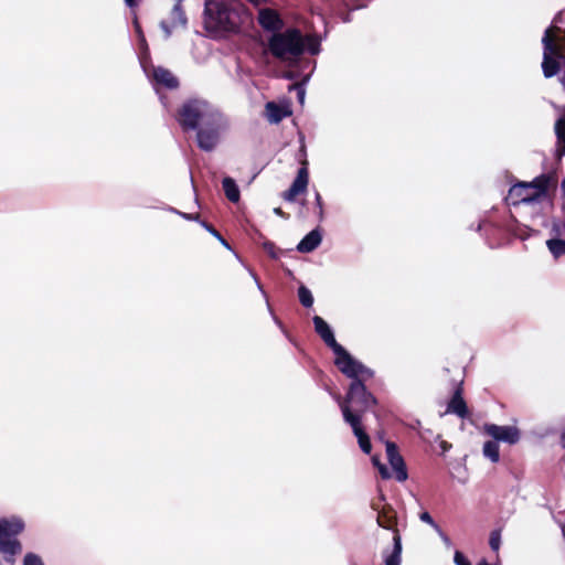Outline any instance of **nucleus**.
<instances>
[{
	"mask_svg": "<svg viewBox=\"0 0 565 565\" xmlns=\"http://www.w3.org/2000/svg\"><path fill=\"white\" fill-rule=\"evenodd\" d=\"M322 236L318 228L309 232L297 245L300 253H310L315 250L321 243Z\"/></svg>",
	"mask_w": 565,
	"mask_h": 565,
	"instance_id": "obj_20",
	"label": "nucleus"
},
{
	"mask_svg": "<svg viewBox=\"0 0 565 565\" xmlns=\"http://www.w3.org/2000/svg\"><path fill=\"white\" fill-rule=\"evenodd\" d=\"M379 472H380V476L382 479H390L391 478V473L387 469V467L384 465V463H379Z\"/></svg>",
	"mask_w": 565,
	"mask_h": 565,
	"instance_id": "obj_37",
	"label": "nucleus"
},
{
	"mask_svg": "<svg viewBox=\"0 0 565 565\" xmlns=\"http://www.w3.org/2000/svg\"><path fill=\"white\" fill-rule=\"evenodd\" d=\"M161 26L167 31L168 34H170V30L168 29L166 22H161Z\"/></svg>",
	"mask_w": 565,
	"mask_h": 565,
	"instance_id": "obj_45",
	"label": "nucleus"
},
{
	"mask_svg": "<svg viewBox=\"0 0 565 565\" xmlns=\"http://www.w3.org/2000/svg\"><path fill=\"white\" fill-rule=\"evenodd\" d=\"M214 111L205 100L189 99L178 109L177 120L183 131L195 130Z\"/></svg>",
	"mask_w": 565,
	"mask_h": 565,
	"instance_id": "obj_5",
	"label": "nucleus"
},
{
	"mask_svg": "<svg viewBox=\"0 0 565 565\" xmlns=\"http://www.w3.org/2000/svg\"><path fill=\"white\" fill-rule=\"evenodd\" d=\"M316 333L335 354L334 364L342 374L353 375L352 366H360L355 360L340 343L337 342L330 326L320 316L312 318Z\"/></svg>",
	"mask_w": 565,
	"mask_h": 565,
	"instance_id": "obj_4",
	"label": "nucleus"
},
{
	"mask_svg": "<svg viewBox=\"0 0 565 565\" xmlns=\"http://www.w3.org/2000/svg\"><path fill=\"white\" fill-rule=\"evenodd\" d=\"M152 78L157 85H160L168 89H175L179 87V79L172 74L170 70L166 67H153Z\"/></svg>",
	"mask_w": 565,
	"mask_h": 565,
	"instance_id": "obj_17",
	"label": "nucleus"
},
{
	"mask_svg": "<svg viewBox=\"0 0 565 565\" xmlns=\"http://www.w3.org/2000/svg\"><path fill=\"white\" fill-rule=\"evenodd\" d=\"M500 544H501L500 532L498 530H494L490 534L489 545L492 551L498 552L500 548Z\"/></svg>",
	"mask_w": 565,
	"mask_h": 565,
	"instance_id": "obj_31",
	"label": "nucleus"
},
{
	"mask_svg": "<svg viewBox=\"0 0 565 565\" xmlns=\"http://www.w3.org/2000/svg\"><path fill=\"white\" fill-rule=\"evenodd\" d=\"M440 447L444 451H448L451 448V445L447 441H441Z\"/></svg>",
	"mask_w": 565,
	"mask_h": 565,
	"instance_id": "obj_41",
	"label": "nucleus"
},
{
	"mask_svg": "<svg viewBox=\"0 0 565 565\" xmlns=\"http://www.w3.org/2000/svg\"><path fill=\"white\" fill-rule=\"evenodd\" d=\"M258 23L265 31L273 33L279 32L285 25L278 11L271 8H264L259 10Z\"/></svg>",
	"mask_w": 565,
	"mask_h": 565,
	"instance_id": "obj_15",
	"label": "nucleus"
},
{
	"mask_svg": "<svg viewBox=\"0 0 565 565\" xmlns=\"http://www.w3.org/2000/svg\"><path fill=\"white\" fill-rule=\"evenodd\" d=\"M561 443H562V446L565 448V430L561 435Z\"/></svg>",
	"mask_w": 565,
	"mask_h": 565,
	"instance_id": "obj_43",
	"label": "nucleus"
},
{
	"mask_svg": "<svg viewBox=\"0 0 565 565\" xmlns=\"http://www.w3.org/2000/svg\"><path fill=\"white\" fill-rule=\"evenodd\" d=\"M559 60L561 58H556L553 56H547V55L543 56L542 70H543V74L546 78H551L559 72V70H561Z\"/></svg>",
	"mask_w": 565,
	"mask_h": 565,
	"instance_id": "obj_24",
	"label": "nucleus"
},
{
	"mask_svg": "<svg viewBox=\"0 0 565 565\" xmlns=\"http://www.w3.org/2000/svg\"><path fill=\"white\" fill-rule=\"evenodd\" d=\"M308 162L305 160L298 170L297 177L290 188L281 193V198L287 202H295L296 198L307 192L309 183Z\"/></svg>",
	"mask_w": 565,
	"mask_h": 565,
	"instance_id": "obj_10",
	"label": "nucleus"
},
{
	"mask_svg": "<svg viewBox=\"0 0 565 565\" xmlns=\"http://www.w3.org/2000/svg\"><path fill=\"white\" fill-rule=\"evenodd\" d=\"M305 38V51L307 50L310 54L316 55L320 51V42L316 36L307 35Z\"/></svg>",
	"mask_w": 565,
	"mask_h": 565,
	"instance_id": "obj_29",
	"label": "nucleus"
},
{
	"mask_svg": "<svg viewBox=\"0 0 565 565\" xmlns=\"http://www.w3.org/2000/svg\"><path fill=\"white\" fill-rule=\"evenodd\" d=\"M483 456L490 459L492 462L500 460V449L495 440H488L483 445Z\"/></svg>",
	"mask_w": 565,
	"mask_h": 565,
	"instance_id": "obj_26",
	"label": "nucleus"
},
{
	"mask_svg": "<svg viewBox=\"0 0 565 565\" xmlns=\"http://www.w3.org/2000/svg\"><path fill=\"white\" fill-rule=\"evenodd\" d=\"M561 31L558 26H550L545 30L542 43L544 46L543 56H553L556 58H564V50L558 43L556 33Z\"/></svg>",
	"mask_w": 565,
	"mask_h": 565,
	"instance_id": "obj_14",
	"label": "nucleus"
},
{
	"mask_svg": "<svg viewBox=\"0 0 565 565\" xmlns=\"http://www.w3.org/2000/svg\"><path fill=\"white\" fill-rule=\"evenodd\" d=\"M222 188H223L224 194L228 201H231L233 203H236L239 201L241 192H239V189L233 178L225 177L222 180Z\"/></svg>",
	"mask_w": 565,
	"mask_h": 565,
	"instance_id": "obj_22",
	"label": "nucleus"
},
{
	"mask_svg": "<svg viewBox=\"0 0 565 565\" xmlns=\"http://www.w3.org/2000/svg\"><path fill=\"white\" fill-rule=\"evenodd\" d=\"M556 135V153L558 157L565 156V117H562L555 122Z\"/></svg>",
	"mask_w": 565,
	"mask_h": 565,
	"instance_id": "obj_23",
	"label": "nucleus"
},
{
	"mask_svg": "<svg viewBox=\"0 0 565 565\" xmlns=\"http://www.w3.org/2000/svg\"><path fill=\"white\" fill-rule=\"evenodd\" d=\"M183 216L186 218V220H190V221H196L200 223V221H202L200 218V214L199 213H190V214H183Z\"/></svg>",
	"mask_w": 565,
	"mask_h": 565,
	"instance_id": "obj_39",
	"label": "nucleus"
},
{
	"mask_svg": "<svg viewBox=\"0 0 565 565\" xmlns=\"http://www.w3.org/2000/svg\"><path fill=\"white\" fill-rule=\"evenodd\" d=\"M24 530V523L19 518L0 519V553L7 562L13 563L14 556L21 553L22 546L17 535Z\"/></svg>",
	"mask_w": 565,
	"mask_h": 565,
	"instance_id": "obj_6",
	"label": "nucleus"
},
{
	"mask_svg": "<svg viewBox=\"0 0 565 565\" xmlns=\"http://www.w3.org/2000/svg\"><path fill=\"white\" fill-rule=\"evenodd\" d=\"M170 15H171V25L173 28L186 25L188 19H186L184 10L182 8L181 0H179L178 3H175L173 6Z\"/></svg>",
	"mask_w": 565,
	"mask_h": 565,
	"instance_id": "obj_25",
	"label": "nucleus"
},
{
	"mask_svg": "<svg viewBox=\"0 0 565 565\" xmlns=\"http://www.w3.org/2000/svg\"><path fill=\"white\" fill-rule=\"evenodd\" d=\"M298 297L300 303L305 308H310L313 305V296L306 286H300L298 289Z\"/></svg>",
	"mask_w": 565,
	"mask_h": 565,
	"instance_id": "obj_28",
	"label": "nucleus"
},
{
	"mask_svg": "<svg viewBox=\"0 0 565 565\" xmlns=\"http://www.w3.org/2000/svg\"><path fill=\"white\" fill-rule=\"evenodd\" d=\"M23 565H44V563L39 555L34 553H28L24 556Z\"/></svg>",
	"mask_w": 565,
	"mask_h": 565,
	"instance_id": "obj_33",
	"label": "nucleus"
},
{
	"mask_svg": "<svg viewBox=\"0 0 565 565\" xmlns=\"http://www.w3.org/2000/svg\"><path fill=\"white\" fill-rule=\"evenodd\" d=\"M344 412V422L352 428L354 436L358 438V444L364 454H370L372 450V444L370 436L365 431L362 420L354 417L348 409Z\"/></svg>",
	"mask_w": 565,
	"mask_h": 565,
	"instance_id": "obj_13",
	"label": "nucleus"
},
{
	"mask_svg": "<svg viewBox=\"0 0 565 565\" xmlns=\"http://www.w3.org/2000/svg\"><path fill=\"white\" fill-rule=\"evenodd\" d=\"M380 500H381V501H384V500H385V497H384V494H383V493H381V495H380Z\"/></svg>",
	"mask_w": 565,
	"mask_h": 565,
	"instance_id": "obj_46",
	"label": "nucleus"
},
{
	"mask_svg": "<svg viewBox=\"0 0 565 565\" xmlns=\"http://www.w3.org/2000/svg\"><path fill=\"white\" fill-rule=\"evenodd\" d=\"M523 188L530 189L540 202L550 196V192L554 191L557 186V178L555 173H542L535 177L532 181H526Z\"/></svg>",
	"mask_w": 565,
	"mask_h": 565,
	"instance_id": "obj_8",
	"label": "nucleus"
},
{
	"mask_svg": "<svg viewBox=\"0 0 565 565\" xmlns=\"http://www.w3.org/2000/svg\"><path fill=\"white\" fill-rule=\"evenodd\" d=\"M265 110L267 119L271 124H279L284 118L292 114L288 106H282L275 102H268L265 105Z\"/></svg>",
	"mask_w": 565,
	"mask_h": 565,
	"instance_id": "obj_19",
	"label": "nucleus"
},
{
	"mask_svg": "<svg viewBox=\"0 0 565 565\" xmlns=\"http://www.w3.org/2000/svg\"><path fill=\"white\" fill-rule=\"evenodd\" d=\"M551 254L558 258L565 254V241L561 238H551L546 242Z\"/></svg>",
	"mask_w": 565,
	"mask_h": 565,
	"instance_id": "obj_27",
	"label": "nucleus"
},
{
	"mask_svg": "<svg viewBox=\"0 0 565 565\" xmlns=\"http://www.w3.org/2000/svg\"><path fill=\"white\" fill-rule=\"evenodd\" d=\"M139 1L140 0H125L126 4L129 7V8H135L139 4Z\"/></svg>",
	"mask_w": 565,
	"mask_h": 565,
	"instance_id": "obj_40",
	"label": "nucleus"
},
{
	"mask_svg": "<svg viewBox=\"0 0 565 565\" xmlns=\"http://www.w3.org/2000/svg\"><path fill=\"white\" fill-rule=\"evenodd\" d=\"M227 124L224 116L215 110L196 128V143L203 151H212L216 148L221 140L222 132L226 129Z\"/></svg>",
	"mask_w": 565,
	"mask_h": 565,
	"instance_id": "obj_7",
	"label": "nucleus"
},
{
	"mask_svg": "<svg viewBox=\"0 0 565 565\" xmlns=\"http://www.w3.org/2000/svg\"><path fill=\"white\" fill-rule=\"evenodd\" d=\"M454 562L456 565H471V563L460 551L455 552Z\"/></svg>",
	"mask_w": 565,
	"mask_h": 565,
	"instance_id": "obj_34",
	"label": "nucleus"
},
{
	"mask_svg": "<svg viewBox=\"0 0 565 565\" xmlns=\"http://www.w3.org/2000/svg\"><path fill=\"white\" fill-rule=\"evenodd\" d=\"M372 463H373L376 468H379V463H382V462L380 461L379 457L374 456V457H372Z\"/></svg>",
	"mask_w": 565,
	"mask_h": 565,
	"instance_id": "obj_42",
	"label": "nucleus"
},
{
	"mask_svg": "<svg viewBox=\"0 0 565 565\" xmlns=\"http://www.w3.org/2000/svg\"><path fill=\"white\" fill-rule=\"evenodd\" d=\"M264 249L270 258H273V259L279 258V249L273 242H265Z\"/></svg>",
	"mask_w": 565,
	"mask_h": 565,
	"instance_id": "obj_32",
	"label": "nucleus"
},
{
	"mask_svg": "<svg viewBox=\"0 0 565 565\" xmlns=\"http://www.w3.org/2000/svg\"><path fill=\"white\" fill-rule=\"evenodd\" d=\"M393 551L390 555L385 557V565H401V556H402V537L398 530H395V535H393Z\"/></svg>",
	"mask_w": 565,
	"mask_h": 565,
	"instance_id": "obj_21",
	"label": "nucleus"
},
{
	"mask_svg": "<svg viewBox=\"0 0 565 565\" xmlns=\"http://www.w3.org/2000/svg\"><path fill=\"white\" fill-rule=\"evenodd\" d=\"M243 24V10L224 0H205L204 25L211 33H238Z\"/></svg>",
	"mask_w": 565,
	"mask_h": 565,
	"instance_id": "obj_2",
	"label": "nucleus"
},
{
	"mask_svg": "<svg viewBox=\"0 0 565 565\" xmlns=\"http://www.w3.org/2000/svg\"><path fill=\"white\" fill-rule=\"evenodd\" d=\"M360 366H352L353 375L344 374L351 379L345 396L337 395L335 399L341 409L342 416L348 409L354 417L363 419L365 413L377 405L376 397L366 388L365 382L374 376L373 370L360 362Z\"/></svg>",
	"mask_w": 565,
	"mask_h": 565,
	"instance_id": "obj_1",
	"label": "nucleus"
},
{
	"mask_svg": "<svg viewBox=\"0 0 565 565\" xmlns=\"http://www.w3.org/2000/svg\"><path fill=\"white\" fill-rule=\"evenodd\" d=\"M522 185H526V181H518L510 188L505 198L507 202L513 206L539 202L533 192Z\"/></svg>",
	"mask_w": 565,
	"mask_h": 565,
	"instance_id": "obj_11",
	"label": "nucleus"
},
{
	"mask_svg": "<svg viewBox=\"0 0 565 565\" xmlns=\"http://www.w3.org/2000/svg\"><path fill=\"white\" fill-rule=\"evenodd\" d=\"M372 509L377 511V524L386 530H392L395 534V530H398L396 527L397 525V518L396 512L390 504H384L382 508L379 503L372 502Z\"/></svg>",
	"mask_w": 565,
	"mask_h": 565,
	"instance_id": "obj_16",
	"label": "nucleus"
},
{
	"mask_svg": "<svg viewBox=\"0 0 565 565\" xmlns=\"http://www.w3.org/2000/svg\"><path fill=\"white\" fill-rule=\"evenodd\" d=\"M419 519H420L423 522H425V523H427V524H429V525H431V526H434V527H437L436 522L434 521V519L431 518V515H430L427 511L422 512V513L419 514Z\"/></svg>",
	"mask_w": 565,
	"mask_h": 565,
	"instance_id": "obj_35",
	"label": "nucleus"
},
{
	"mask_svg": "<svg viewBox=\"0 0 565 565\" xmlns=\"http://www.w3.org/2000/svg\"><path fill=\"white\" fill-rule=\"evenodd\" d=\"M386 455L392 469L395 471V479L399 482L407 480V468L403 457L399 455L398 447L395 443H386Z\"/></svg>",
	"mask_w": 565,
	"mask_h": 565,
	"instance_id": "obj_12",
	"label": "nucleus"
},
{
	"mask_svg": "<svg viewBox=\"0 0 565 565\" xmlns=\"http://www.w3.org/2000/svg\"><path fill=\"white\" fill-rule=\"evenodd\" d=\"M316 205L318 207L319 217L322 218L323 216V201L322 196L319 192L316 193Z\"/></svg>",
	"mask_w": 565,
	"mask_h": 565,
	"instance_id": "obj_36",
	"label": "nucleus"
},
{
	"mask_svg": "<svg viewBox=\"0 0 565 565\" xmlns=\"http://www.w3.org/2000/svg\"><path fill=\"white\" fill-rule=\"evenodd\" d=\"M274 213H275L277 216H279V217L284 218V220H289V218H290V214H289V213H286V212L280 207V206L275 207V209H274Z\"/></svg>",
	"mask_w": 565,
	"mask_h": 565,
	"instance_id": "obj_38",
	"label": "nucleus"
},
{
	"mask_svg": "<svg viewBox=\"0 0 565 565\" xmlns=\"http://www.w3.org/2000/svg\"><path fill=\"white\" fill-rule=\"evenodd\" d=\"M200 224L214 237H216L225 247H230L227 241L222 236V234L209 222L200 221Z\"/></svg>",
	"mask_w": 565,
	"mask_h": 565,
	"instance_id": "obj_30",
	"label": "nucleus"
},
{
	"mask_svg": "<svg viewBox=\"0 0 565 565\" xmlns=\"http://www.w3.org/2000/svg\"><path fill=\"white\" fill-rule=\"evenodd\" d=\"M268 51L280 61L297 58L305 53V38L297 28L273 33L268 39Z\"/></svg>",
	"mask_w": 565,
	"mask_h": 565,
	"instance_id": "obj_3",
	"label": "nucleus"
},
{
	"mask_svg": "<svg viewBox=\"0 0 565 565\" xmlns=\"http://www.w3.org/2000/svg\"><path fill=\"white\" fill-rule=\"evenodd\" d=\"M447 412L456 414L460 418H467L469 416V409L462 397V390L460 386L455 390L454 395L448 402Z\"/></svg>",
	"mask_w": 565,
	"mask_h": 565,
	"instance_id": "obj_18",
	"label": "nucleus"
},
{
	"mask_svg": "<svg viewBox=\"0 0 565 565\" xmlns=\"http://www.w3.org/2000/svg\"><path fill=\"white\" fill-rule=\"evenodd\" d=\"M484 434L491 436L493 440L503 441L509 445H515L521 438V431L515 426H499L495 424H486Z\"/></svg>",
	"mask_w": 565,
	"mask_h": 565,
	"instance_id": "obj_9",
	"label": "nucleus"
},
{
	"mask_svg": "<svg viewBox=\"0 0 565 565\" xmlns=\"http://www.w3.org/2000/svg\"><path fill=\"white\" fill-rule=\"evenodd\" d=\"M298 96H299L300 102H302V100H303V97H305V92H303V90H300V92L298 93Z\"/></svg>",
	"mask_w": 565,
	"mask_h": 565,
	"instance_id": "obj_44",
	"label": "nucleus"
}]
</instances>
